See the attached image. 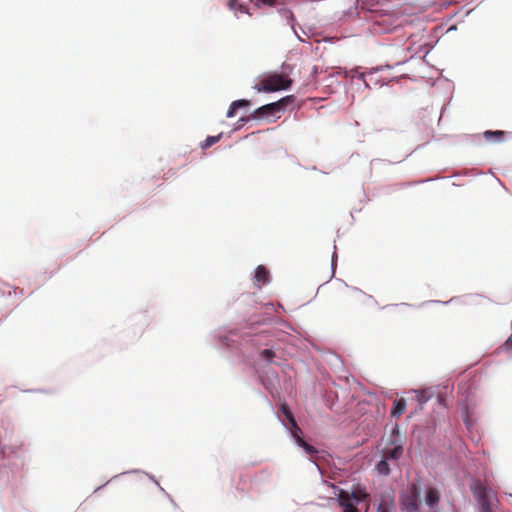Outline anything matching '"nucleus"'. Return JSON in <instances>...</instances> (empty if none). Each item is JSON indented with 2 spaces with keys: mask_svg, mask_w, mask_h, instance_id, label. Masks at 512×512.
<instances>
[{
  "mask_svg": "<svg viewBox=\"0 0 512 512\" xmlns=\"http://www.w3.org/2000/svg\"><path fill=\"white\" fill-rule=\"evenodd\" d=\"M470 489L480 506V512H493L494 504L497 502L495 493L480 480H474Z\"/></svg>",
  "mask_w": 512,
  "mask_h": 512,
  "instance_id": "f257e3e1",
  "label": "nucleus"
},
{
  "mask_svg": "<svg viewBox=\"0 0 512 512\" xmlns=\"http://www.w3.org/2000/svg\"><path fill=\"white\" fill-rule=\"evenodd\" d=\"M292 84V80L286 74L273 73L262 78L254 88L258 92H275L285 90Z\"/></svg>",
  "mask_w": 512,
  "mask_h": 512,
  "instance_id": "f03ea898",
  "label": "nucleus"
},
{
  "mask_svg": "<svg viewBox=\"0 0 512 512\" xmlns=\"http://www.w3.org/2000/svg\"><path fill=\"white\" fill-rule=\"evenodd\" d=\"M401 26V19L395 13H381L374 16L373 31L375 33H389Z\"/></svg>",
  "mask_w": 512,
  "mask_h": 512,
  "instance_id": "7ed1b4c3",
  "label": "nucleus"
},
{
  "mask_svg": "<svg viewBox=\"0 0 512 512\" xmlns=\"http://www.w3.org/2000/svg\"><path fill=\"white\" fill-rule=\"evenodd\" d=\"M420 502V486L417 483L410 484L400 496V504L406 512H416Z\"/></svg>",
  "mask_w": 512,
  "mask_h": 512,
  "instance_id": "20e7f679",
  "label": "nucleus"
},
{
  "mask_svg": "<svg viewBox=\"0 0 512 512\" xmlns=\"http://www.w3.org/2000/svg\"><path fill=\"white\" fill-rule=\"evenodd\" d=\"M291 101V96L284 97L277 102L263 105L257 108L253 114V118H268L270 116H274L276 113L280 112L289 102Z\"/></svg>",
  "mask_w": 512,
  "mask_h": 512,
  "instance_id": "39448f33",
  "label": "nucleus"
},
{
  "mask_svg": "<svg viewBox=\"0 0 512 512\" xmlns=\"http://www.w3.org/2000/svg\"><path fill=\"white\" fill-rule=\"evenodd\" d=\"M394 508V495L392 493H385L381 495L380 502L377 507V512H393Z\"/></svg>",
  "mask_w": 512,
  "mask_h": 512,
  "instance_id": "423d86ee",
  "label": "nucleus"
},
{
  "mask_svg": "<svg viewBox=\"0 0 512 512\" xmlns=\"http://www.w3.org/2000/svg\"><path fill=\"white\" fill-rule=\"evenodd\" d=\"M338 501L343 512H358L357 507L350 501V493L341 489L338 494Z\"/></svg>",
  "mask_w": 512,
  "mask_h": 512,
  "instance_id": "0eeeda50",
  "label": "nucleus"
},
{
  "mask_svg": "<svg viewBox=\"0 0 512 512\" xmlns=\"http://www.w3.org/2000/svg\"><path fill=\"white\" fill-rule=\"evenodd\" d=\"M440 500V493L438 489L430 487L426 490L425 502L428 506L434 507Z\"/></svg>",
  "mask_w": 512,
  "mask_h": 512,
  "instance_id": "6e6552de",
  "label": "nucleus"
},
{
  "mask_svg": "<svg viewBox=\"0 0 512 512\" xmlns=\"http://www.w3.org/2000/svg\"><path fill=\"white\" fill-rule=\"evenodd\" d=\"M254 278L258 286L265 285L269 282V272L264 266L260 265L256 268Z\"/></svg>",
  "mask_w": 512,
  "mask_h": 512,
  "instance_id": "1a4fd4ad",
  "label": "nucleus"
},
{
  "mask_svg": "<svg viewBox=\"0 0 512 512\" xmlns=\"http://www.w3.org/2000/svg\"><path fill=\"white\" fill-rule=\"evenodd\" d=\"M250 105V101L249 100H245V99H241V100H236V101H233L227 111V114L226 116L228 118H231V117H234L237 113V110L239 108H244V107H248Z\"/></svg>",
  "mask_w": 512,
  "mask_h": 512,
  "instance_id": "9d476101",
  "label": "nucleus"
},
{
  "mask_svg": "<svg viewBox=\"0 0 512 512\" xmlns=\"http://www.w3.org/2000/svg\"><path fill=\"white\" fill-rule=\"evenodd\" d=\"M369 498V494L361 486L354 487L350 494V501L353 499L356 502L365 501Z\"/></svg>",
  "mask_w": 512,
  "mask_h": 512,
  "instance_id": "9b49d317",
  "label": "nucleus"
},
{
  "mask_svg": "<svg viewBox=\"0 0 512 512\" xmlns=\"http://www.w3.org/2000/svg\"><path fill=\"white\" fill-rule=\"evenodd\" d=\"M406 409V401L404 398H400L394 401L393 407L391 410V416L399 417L401 416Z\"/></svg>",
  "mask_w": 512,
  "mask_h": 512,
  "instance_id": "f8f14e48",
  "label": "nucleus"
},
{
  "mask_svg": "<svg viewBox=\"0 0 512 512\" xmlns=\"http://www.w3.org/2000/svg\"><path fill=\"white\" fill-rule=\"evenodd\" d=\"M403 448L401 445H395L393 448L384 450V458L397 460L402 456Z\"/></svg>",
  "mask_w": 512,
  "mask_h": 512,
  "instance_id": "ddd939ff",
  "label": "nucleus"
},
{
  "mask_svg": "<svg viewBox=\"0 0 512 512\" xmlns=\"http://www.w3.org/2000/svg\"><path fill=\"white\" fill-rule=\"evenodd\" d=\"M280 411L285 416V418L288 420L290 425L293 426L296 430H299V426L297 425L292 412L290 411L289 407L286 404H282L280 406Z\"/></svg>",
  "mask_w": 512,
  "mask_h": 512,
  "instance_id": "4468645a",
  "label": "nucleus"
},
{
  "mask_svg": "<svg viewBox=\"0 0 512 512\" xmlns=\"http://www.w3.org/2000/svg\"><path fill=\"white\" fill-rule=\"evenodd\" d=\"M261 359L265 360L267 363H273L276 354L271 349H264L259 353Z\"/></svg>",
  "mask_w": 512,
  "mask_h": 512,
  "instance_id": "2eb2a0df",
  "label": "nucleus"
},
{
  "mask_svg": "<svg viewBox=\"0 0 512 512\" xmlns=\"http://www.w3.org/2000/svg\"><path fill=\"white\" fill-rule=\"evenodd\" d=\"M298 445L302 447L307 454L310 456H313L317 453L316 448H314L312 445L308 444L303 438L298 439Z\"/></svg>",
  "mask_w": 512,
  "mask_h": 512,
  "instance_id": "dca6fc26",
  "label": "nucleus"
},
{
  "mask_svg": "<svg viewBox=\"0 0 512 512\" xmlns=\"http://www.w3.org/2000/svg\"><path fill=\"white\" fill-rule=\"evenodd\" d=\"M376 469H377L379 474L388 475L390 473V467H389V464L387 462V459L386 458L382 459L377 464Z\"/></svg>",
  "mask_w": 512,
  "mask_h": 512,
  "instance_id": "f3484780",
  "label": "nucleus"
},
{
  "mask_svg": "<svg viewBox=\"0 0 512 512\" xmlns=\"http://www.w3.org/2000/svg\"><path fill=\"white\" fill-rule=\"evenodd\" d=\"M221 136H222L221 133L217 136H208L205 139V141L201 144V148L207 149V148L211 147L212 145L216 144L220 140Z\"/></svg>",
  "mask_w": 512,
  "mask_h": 512,
  "instance_id": "a211bd4d",
  "label": "nucleus"
},
{
  "mask_svg": "<svg viewBox=\"0 0 512 512\" xmlns=\"http://www.w3.org/2000/svg\"><path fill=\"white\" fill-rule=\"evenodd\" d=\"M484 136L487 140L491 139V138H495L496 141H501L503 139V136H504V132L503 131H486L484 133Z\"/></svg>",
  "mask_w": 512,
  "mask_h": 512,
  "instance_id": "6ab92c4d",
  "label": "nucleus"
},
{
  "mask_svg": "<svg viewBox=\"0 0 512 512\" xmlns=\"http://www.w3.org/2000/svg\"><path fill=\"white\" fill-rule=\"evenodd\" d=\"M291 433H292V436L295 439L296 443L298 444V439L302 438L301 437V433H302L301 429L299 428V430H296L293 426H291Z\"/></svg>",
  "mask_w": 512,
  "mask_h": 512,
  "instance_id": "aec40b11",
  "label": "nucleus"
},
{
  "mask_svg": "<svg viewBox=\"0 0 512 512\" xmlns=\"http://www.w3.org/2000/svg\"><path fill=\"white\" fill-rule=\"evenodd\" d=\"M351 292H352V291H351V290H348V289H346V290L343 292V294H342V298H343L342 300H343V302H346V301L348 300V296H349V294H350Z\"/></svg>",
  "mask_w": 512,
  "mask_h": 512,
  "instance_id": "412c9836",
  "label": "nucleus"
},
{
  "mask_svg": "<svg viewBox=\"0 0 512 512\" xmlns=\"http://www.w3.org/2000/svg\"><path fill=\"white\" fill-rule=\"evenodd\" d=\"M505 347L507 349H511L512 348V335L507 339V341L505 342Z\"/></svg>",
  "mask_w": 512,
  "mask_h": 512,
  "instance_id": "4be33fe9",
  "label": "nucleus"
}]
</instances>
